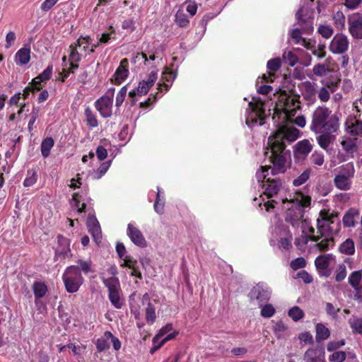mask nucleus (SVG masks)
Instances as JSON below:
<instances>
[{"mask_svg":"<svg viewBox=\"0 0 362 362\" xmlns=\"http://www.w3.org/2000/svg\"><path fill=\"white\" fill-rule=\"evenodd\" d=\"M304 359L310 362H315L317 361L323 362L325 360L324 347L309 348L304 354Z\"/></svg>","mask_w":362,"mask_h":362,"instance_id":"23","label":"nucleus"},{"mask_svg":"<svg viewBox=\"0 0 362 362\" xmlns=\"http://www.w3.org/2000/svg\"><path fill=\"white\" fill-rule=\"evenodd\" d=\"M318 98L322 103H327L330 98V91L325 87L320 88L317 92Z\"/></svg>","mask_w":362,"mask_h":362,"instance_id":"60","label":"nucleus"},{"mask_svg":"<svg viewBox=\"0 0 362 362\" xmlns=\"http://www.w3.org/2000/svg\"><path fill=\"white\" fill-rule=\"evenodd\" d=\"M349 324L354 334H362V318L352 316L349 320Z\"/></svg>","mask_w":362,"mask_h":362,"instance_id":"35","label":"nucleus"},{"mask_svg":"<svg viewBox=\"0 0 362 362\" xmlns=\"http://www.w3.org/2000/svg\"><path fill=\"white\" fill-rule=\"evenodd\" d=\"M360 218V211L358 209L351 208L344 214L343 223L344 226H354L358 223Z\"/></svg>","mask_w":362,"mask_h":362,"instance_id":"24","label":"nucleus"},{"mask_svg":"<svg viewBox=\"0 0 362 362\" xmlns=\"http://www.w3.org/2000/svg\"><path fill=\"white\" fill-rule=\"evenodd\" d=\"M347 132L354 136H362V120L356 117L349 118L346 123Z\"/></svg>","mask_w":362,"mask_h":362,"instance_id":"21","label":"nucleus"},{"mask_svg":"<svg viewBox=\"0 0 362 362\" xmlns=\"http://www.w3.org/2000/svg\"><path fill=\"white\" fill-rule=\"evenodd\" d=\"M346 352L340 351L334 352L329 358L332 362H343L346 359Z\"/></svg>","mask_w":362,"mask_h":362,"instance_id":"58","label":"nucleus"},{"mask_svg":"<svg viewBox=\"0 0 362 362\" xmlns=\"http://www.w3.org/2000/svg\"><path fill=\"white\" fill-rule=\"evenodd\" d=\"M54 141L52 137H46L41 143V153L44 158H47L50 154V151L54 146Z\"/></svg>","mask_w":362,"mask_h":362,"instance_id":"33","label":"nucleus"},{"mask_svg":"<svg viewBox=\"0 0 362 362\" xmlns=\"http://www.w3.org/2000/svg\"><path fill=\"white\" fill-rule=\"evenodd\" d=\"M127 235L136 245L140 247H146V241L138 228H128Z\"/></svg>","mask_w":362,"mask_h":362,"instance_id":"25","label":"nucleus"},{"mask_svg":"<svg viewBox=\"0 0 362 362\" xmlns=\"http://www.w3.org/2000/svg\"><path fill=\"white\" fill-rule=\"evenodd\" d=\"M341 145L343 150L346 153H352L357 150V145L356 139H351L349 137H344L341 141Z\"/></svg>","mask_w":362,"mask_h":362,"instance_id":"32","label":"nucleus"},{"mask_svg":"<svg viewBox=\"0 0 362 362\" xmlns=\"http://www.w3.org/2000/svg\"><path fill=\"white\" fill-rule=\"evenodd\" d=\"M310 163L317 166H321L325 162V156L322 153L314 151L310 157Z\"/></svg>","mask_w":362,"mask_h":362,"instance_id":"45","label":"nucleus"},{"mask_svg":"<svg viewBox=\"0 0 362 362\" xmlns=\"http://www.w3.org/2000/svg\"><path fill=\"white\" fill-rule=\"evenodd\" d=\"M264 188V194L268 197L272 198L276 195L282 188V181L280 178H267L266 183L262 185Z\"/></svg>","mask_w":362,"mask_h":362,"instance_id":"17","label":"nucleus"},{"mask_svg":"<svg viewBox=\"0 0 362 362\" xmlns=\"http://www.w3.org/2000/svg\"><path fill=\"white\" fill-rule=\"evenodd\" d=\"M32 288L35 300L43 298L48 291L47 286L44 282L37 281L33 283Z\"/></svg>","mask_w":362,"mask_h":362,"instance_id":"28","label":"nucleus"},{"mask_svg":"<svg viewBox=\"0 0 362 362\" xmlns=\"http://www.w3.org/2000/svg\"><path fill=\"white\" fill-rule=\"evenodd\" d=\"M66 290L69 293L78 291L83 282L80 268L78 266H70L66 268L62 276Z\"/></svg>","mask_w":362,"mask_h":362,"instance_id":"4","label":"nucleus"},{"mask_svg":"<svg viewBox=\"0 0 362 362\" xmlns=\"http://www.w3.org/2000/svg\"><path fill=\"white\" fill-rule=\"evenodd\" d=\"M158 78L156 71H152L148 76L146 80L141 81L136 88L129 92V97L131 98V105L134 106L136 103V96L141 97L148 93L150 88L154 85Z\"/></svg>","mask_w":362,"mask_h":362,"instance_id":"6","label":"nucleus"},{"mask_svg":"<svg viewBox=\"0 0 362 362\" xmlns=\"http://www.w3.org/2000/svg\"><path fill=\"white\" fill-rule=\"evenodd\" d=\"M292 203L291 208L288 209L285 214V221L290 223L292 226H298L299 223H302L301 226H306L307 221L303 220V209L299 206H294V200L290 201Z\"/></svg>","mask_w":362,"mask_h":362,"instance_id":"11","label":"nucleus"},{"mask_svg":"<svg viewBox=\"0 0 362 362\" xmlns=\"http://www.w3.org/2000/svg\"><path fill=\"white\" fill-rule=\"evenodd\" d=\"M175 22L181 28L186 27L189 23L187 17L182 13H177Z\"/></svg>","mask_w":362,"mask_h":362,"instance_id":"62","label":"nucleus"},{"mask_svg":"<svg viewBox=\"0 0 362 362\" xmlns=\"http://www.w3.org/2000/svg\"><path fill=\"white\" fill-rule=\"evenodd\" d=\"M110 165H111V160H108V161H105V162L103 163L100 165V167L98 168V169L96 172L97 175L95 176V177L97 179H99L101 177H103L106 173V172L108 170L109 168L110 167Z\"/></svg>","mask_w":362,"mask_h":362,"instance_id":"59","label":"nucleus"},{"mask_svg":"<svg viewBox=\"0 0 362 362\" xmlns=\"http://www.w3.org/2000/svg\"><path fill=\"white\" fill-rule=\"evenodd\" d=\"M325 45L320 44L316 48L312 50L313 54L319 59H322L326 56Z\"/></svg>","mask_w":362,"mask_h":362,"instance_id":"63","label":"nucleus"},{"mask_svg":"<svg viewBox=\"0 0 362 362\" xmlns=\"http://www.w3.org/2000/svg\"><path fill=\"white\" fill-rule=\"evenodd\" d=\"M105 337L107 339H109V340L110 339L111 340L113 349L115 351H118V350L120 349V348H121V342H120L119 339L117 337H115L111 332L106 331L105 332Z\"/></svg>","mask_w":362,"mask_h":362,"instance_id":"54","label":"nucleus"},{"mask_svg":"<svg viewBox=\"0 0 362 362\" xmlns=\"http://www.w3.org/2000/svg\"><path fill=\"white\" fill-rule=\"evenodd\" d=\"M158 190H159L158 188ZM164 206L165 203L163 200L161 199L160 192L158 191L156 194V199L154 203V209L158 214H163L164 212Z\"/></svg>","mask_w":362,"mask_h":362,"instance_id":"51","label":"nucleus"},{"mask_svg":"<svg viewBox=\"0 0 362 362\" xmlns=\"http://www.w3.org/2000/svg\"><path fill=\"white\" fill-rule=\"evenodd\" d=\"M173 325L171 323H168L165 326L163 327L159 332L153 337V342L156 344L157 341H158L161 337H163L168 332L173 330Z\"/></svg>","mask_w":362,"mask_h":362,"instance_id":"53","label":"nucleus"},{"mask_svg":"<svg viewBox=\"0 0 362 362\" xmlns=\"http://www.w3.org/2000/svg\"><path fill=\"white\" fill-rule=\"evenodd\" d=\"M311 173L312 169L310 168H306L298 177L293 180V185L299 187L305 183L308 180Z\"/></svg>","mask_w":362,"mask_h":362,"instance_id":"36","label":"nucleus"},{"mask_svg":"<svg viewBox=\"0 0 362 362\" xmlns=\"http://www.w3.org/2000/svg\"><path fill=\"white\" fill-rule=\"evenodd\" d=\"M156 319V309L152 303H148L146 309V320L148 324L152 325Z\"/></svg>","mask_w":362,"mask_h":362,"instance_id":"47","label":"nucleus"},{"mask_svg":"<svg viewBox=\"0 0 362 362\" xmlns=\"http://www.w3.org/2000/svg\"><path fill=\"white\" fill-rule=\"evenodd\" d=\"M78 47L76 42L71 44L69 46L70 49V54H69V61L70 63L78 64L81 59V54L78 53L77 50V47Z\"/></svg>","mask_w":362,"mask_h":362,"instance_id":"42","label":"nucleus"},{"mask_svg":"<svg viewBox=\"0 0 362 362\" xmlns=\"http://www.w3.org/2000/svg\"><path fill=\"white\" fill-rule=\"evenodd\" d=\"M108 341L109 339H107L105 336L98 339L95 344L98 351L103 352L107 350L110 348Z\"/></svg>","mask_w":362,"mask_h":362,"instance_id":"52","label":"nucleus"},{"mask_svg":"<svg viewBox=\"0 0 362 362\" xmlns=\"http://www.w3.org/2000/svg\"><path fill=\"white\" fill-rule=\"evenodd\" d=\"M273 166L271 167L270 165H264L261 166L260 170H257L255 174V177L258 181V182H261L263 184L266 183L267 177L269 175V170H272ZM272 174V173L271 172Z\"/></svg>","mask_w":362,"mask_h":362,"instance_id":"37","label":"nucleus"},{"mask_svg":"<svg viewBox=\"0 0 362 362\" xmlns=\"http://www.w3.org/2000/svg\"><path fill=\"white\" fill-rule=\"evenodd\" d=\"M290 265L293 270H297L304 268L306 265V262L303 257H298L292 260Z\"/></svg>","mask_w":362,"mask_h":362,"instance_id":"61","label":"nucleus"},{"mask_svg":"<svg viewBox=\"0 0 362 362\" xmlns=\"http://www.w3.org/2000/svg\"><path fill=\"white\" fill-rule=\"evenodd\" d=\"M340 79L338 78L337 76L334 78L332 77L329 80L325 79L322 81V83L324 85L323 87L328 89L331 93H334L337 90V88Z\"/></svg>","mask_w":362,"mask_h":362,"instance_id":"43","label":"nucleus"},{"mask_svg":"<svg viewBox=\"0 0 362 362\" xmlns=\"http://www.w3.org/2000/svg\"><path fill=\"white\" fill-rule=\"evenodd\" d=\"M334 24L337 29L342 30L345 26L346 18L342 11H338L332 18Z\"/></svg>","mask_w":362,"mask_h":362,"instance_id":"39","label":"nucleus"},{"mask_svg":"<svg viewBox=\"0 0 362 362\" xmlns=\"http://www.w3.org/2000/svg\"><path fill=\"white\" fill-rule=\"evenodd\" d=\"M362 279V270L353 272L349 277V283L354 288L360 287L359 284Z\"/></svg>","mask_w":362,"mask_h":362,"instance_id":"40","label":"nucleus"},{"mask_svg":"<svg viewBox=\"0 0 362 362\" xmlns=\"http://www.w3.org/2000/svg\"><path fill=\"white\" fill-rule=\"evenodd\" d=\"M103 284L108 288V297L111 303L115 308L117 309L121 308L122 303L120 302V296L119 294V289L120 288L119 279L117 277L112 276L104 279Z\"/></svg>","mask_w":362,"mask_h":362,"instance_id":"8","label":"nucleus"},{"mask_svg":"<svg viewBox=\"0 0 362 362\" xmlns=\"http://www.w3.org/2000/svg\"><path fill=\"white\" fill-rule=\"evenodd\" d=\"M330 228H317V234H315V230L314 228H308L310 233V238L314 242H317L321 238H325L321 242L317 244V247L321 252H325L329 249L330 241L333 242V238L329 237V233L326 235L325 233L327 232V229Z\"/></svg>","mask_w":362,"mask_h":362,"instance_id":"10","label":"nucleus"},{"mask_svg":"<svg viewBox=\"0 0 362 362\" xmlns=\"http://www.w3.org/2000/svg\"><path fill=\"white\" fill-rule=\"evenodd\" d=\"M248 106L250 112L246 117L247 124H255L259 122V125H263L266 117L263 101L260 99L254 100L249 103Z\"/></svg>","mask_w":362,"mask_h":362,"instance_id":"5","label":"nucleus"},{"mask_svg":"<svg viewBox=\"0 0 362 362\" xmlns=\"http://www.w3.org/2000/svg\"><path fill=\"white\" fill-rule=\"evenodd\" d=\"M300 96L290 95L286 90H282L275 104L273 121L281 119L280 122H289L300 108Z\"/></svg>","mask_w":362,"mask_h":362,"instance_id":"3","label":"nucleus"},{"mask_svg":"<svg viewBox=\"0 0 362 362\" xmlns=\"http://www.w3.org/2000/svg\"><path fill=\"white\" fill-rule=\"evenodd\" d=\"M343 173L334 177L335 186L341 190H347L350 188L349 178L354 175V168L346 165L343 168Z\"/></svg>","mask_w":362,"mask_h":362,"instance_id":"14","label":"nucleus"},{"mask_svg":"<svg viewBox=\"0 0 362 362\" xmlns=\"http://www.w3.org/2000/svg\"><path fill=\"white\" fill-rule=\"evenodd\" d=\"M288 316L297 322L304 317V313L299 307L294 306L289 310Z\"/></svg>","mask_w":362,"mask_h":362,"instance_id":"48","label":"nucleus"},{"mask_svg":"<svg viewBox=\"0 0 362 362\" xmlns=\"http://www.w3.org/2000/svg\"><path fill=\"white\" fill-rule=\"evenodd\" d=\"M300 197V199H296L294 200V206H299L303 208L310 207L311 204V197L309 195H304L303 192H299L297 193Z\"/></svg>","mask_w":362,"mask_h":362,"instance_id":"38","label":"nucleus"},{"mask_svg":"<svg viewBox=\"0 0 362 362\" xmlns=\"http://www.w3.org/2000/svg\"><path fill=\"white\" fill-rule=\"evenodd\" d=\"M89 232L91 233L93 240L97 245H99L102 241L101 228H90Z\"/></svg>","mask_w":362,"mask_h":362,"instance_id":"57","label":"nucleus"},{"mask_svg":"<svg viewBox=\"0 0 362 362\" xmlns=\"http://www.w3.org/2000/svg\"><path fill=\"white\" fill-rule=\"evenodd\" d=\"M340 128V114L332 113L329 107L325 105L317 107L311 115L310 129L313 132L337 133Z\"/></svg>","mask_w":362,"mask_h":362,"instance_id":"2","label":"nucleus"},{"mask_svg":"<svg viewBox=\"0 0 362 362\" xmlns=\"http://www.w3.org/2000/svg\"><path fill=\"white\" fill-rule=\"evenodd\" d=\"M271 296V291L264 283L257 284L250 290L248 297L250 300H257L259 306H263L264 303L269 301Z\"/></svg>","mask_w":362,"mask_h":362,"instance_id":"9","label":"nucleus"},{"mask_svg":"<svg viewBox=\"0 0 362 362\" xmlns=\"http://www.w3.org/2000/svg\"><path fill=\"white\" fill-rule=\"evenodd\" d=\"M339 251L347 255H354L355 252L354 243L352 239L348 238L339 246Z\"/></svg>","mask_w":362,"mask_h":362,"instance_id":"34","label":"nucleus"},{"mask_svg":"<svg viewBox=\"0 0 362 362\" xmlns=\"http://www.w3.org/2000/svg\"><path fill=\"white\" fill-rule=\"evenodd\" d=\"M281 66V61L280 58H274L267 62V67L269 70L268 75L263 74L262 78L266 82H273L276 78L275 72L278 71Z\"/></svg>","mask_w":362,"mask_h":362,"instance_id":"20","label":"nucleus"},{"mask_svg":"<svg viewBox=\"0 0 362 362\" xmlns=\"http://www.w3.org/2000/svg\"><path fill=\"white\" fill-rule=\"evenodd\" d=\"M317 33L321 35L324 38L328 39L332 37L334 33V30L331 25H320L317 28Z\"/></svg>","mask_w":362,"mask_h":362,"instance_id":"46","label":"nucleus"},{"mask_svg":"<svg viewBox=\"0 0 362 362\" xmlns=\"http://www.w3.org/2000/svg\"><path fill=\"white\" fill-rule=\"evenodd\" d=\"M313 145L308 139H303L298 141L293 146V153L296 158H305L311 152Z\"/></svg>","mask_w":362,"mask_h":362,"instance_id":"18","label":"nucleus"},{"mask_svg":"<svg viewBox=\"0 0 362 362\" xmlns=\"http://www.w3.org/2000/svg\"><path fill=\"white\" fill-rule=\"evenodd\" d=\"M334 256L332 254H326L318 256L315 260V264L317 271L320 273L321 275L328 276L329 275V272H325L323 273L322 271H325L328 269L330 261L333 259Z\"/></svg>","mask_w":362,"mask_h":362,"instance_id":"22","label":"nucleus"},{"mask_svg":"<svg viewBox=\"0 0 362 362\" xmlns=\"http://www.w3.org/2000/svg\"><path fill=\"white\" fill-rule=\"evenodd\" d=\"M274 313L275 309L271 304L264 305L261 310V315L264 317H271Z\"/></svg>","mask_w":362,"mask_h":362,"instance_id":"64","label":"nucleus"},{"mask_svg":"<svg viewBox=\"0 0 362 362\" xmlns=\"http://www.w3.org/2000/svg\"><path fill=\"white\" fill-rule=\"evenodd\" d=\"M86 124L90 128H95L98 126L99 122L95 113L90 107H87L84 111Z\"/></svg>","mask_w":362,"mask_h":362,"instance_id":"30","label":"nucleus"},{"mask_svg":"<svg viewBox=\"0 0 362 362\" xmlns=\"http://www.w3.org/2000/svg\"><path fill=\"white\" fill-rule=\"evenodd\" d=\"M58 247L55 250L54 261L63 260L71 256L69 240L62 235L57 236Z\"/></svg>","mask_w":362,"mask_h":362,"instance_id":"15","label":"nucleus"},{"mask_svg":"<svg viewBox=\"0 0 362 362\" xmlns=\"http://www.w3.org/2000/svg\"><path fill=\"white\" fill-rule=\"evenodd\" d=\"M348 30L356 40H362V14L355 13L348 16Z\"/></svg>","mask_w":362,"mask_h":362,"instance_id":"12","label":"nucleus"},{"mask_svg":"<svg viewBox=\"0 0 362 362\" xmlns=\"http://www.w3.org/2000/svg\"><path fill=\"white\" fill-rule=\"evenodd\" d=\"M114 92L115 88H110L105 95L101 96L95 102L96 110L104 118L110 117L112 115Z\"/></svg>","mask_w":362,"mask_h":362,"instance_id":"7","label":"nucleus"},{"mask_svg":"<svg viewBox=\"0 0 362 362\" xmlns=\"http://www.w3.org/2000/svg\"><path fill=\"white\" fill-rule=\"evenodd\" d=\"M315 133L320 134L317 137V141L319 146L323 149H327L329 144L332 143V140L334 139V136H333L334 133H328L326 131Z\"/></svg>","mask_w":362,"mask_h":362,"instance_id":"27","label":"nucleus"},{"mask_svg":"<svg viewBox=\"0 0 362 362\" xmlns=\"http://www.w3.org/2000/svg\"><path fill=\"white\" fill-rule=\"evenodd\" d=\"M283 59L291 66H293L298 62V57L292 51L284 52Z\"/></svg>","mask_w":362,"mask_h":362,"instance_id":"49","label":"nucleus"},{"mask_svg":"<svg viewBox=\"0 0 362 362\" xmlns=\"http://www.w3.org/2000/svg\"><path fill=\"white\" fill-rule=\"evenodd\" d=\"M303 98L308 103H314L316 100L317 90L315 84L309 81L301 82L298 86Z\"/></svg>","mask_w":362,"mask_h":362,"instance_id":"16","label":"nucleus"},{"mask_svg":"<svg viewBox=\"0 0 362 362\" xmlns=\"http://www.w3.org/2000/svg\"><path fill=\"white\" fill-rule=\"evenodd\" d=\"M281 119L274 121L276 130L268 138V145L271 149L269 160L273 165V175L284 173L286 170V143L296 141L300 131L293 126H288L286 122H280Z\"/></svg>","mask_w":362,"mask_h":362,"instance_id":"1","label":"nucleus"},{"mask_svg":"<svg viewBox=\"0 0 362 362\" xmlns=\"http://www.w3.org/2000/svg\"><path fill=\"white\" fill-rule=\"evenodd\" d=\"M37 180V173L36 170L31 169L28 170L27 177L23 181L24 187H28L33 186Z\"/></svg>","mask_w":362,"mask_h":362,"instance_id":"41","label":"nucleus"},{"mask_svg":"<svg viewBox=\"0 0 362 362\" xmlns=\"http://www.w3.org/2000/svg\"><path fill=\"white\" fill-rule=\"evenodd\" d=\"M127 85L126 86H124L118 92V93L117 94V96H116V101H115V105L117 107H119L122 105V104L123 103L124 100V98L126 97V95H127Z\"/></svg>","mask_w":362,"mask_h":362,"instance_id":"56","label":"nucleus"},{"mask_svg":"<svg viewBox=\"0 0 362 362\" xmlns=\"http://www.w3.org/2000/svg\"><path fill=\"white\" fill-rule=\"evenodd\" d=\"M177 74L175 71H169L168 68L162 74L163 83H158V90L162 91V87L165 88V90L168 91L170 88V85L168 83H172L176 78Z\"/></svg>","mask_w":362,"mask_h":362,"instance_id":"26","label":"nucleus"},{"mask_svg":"<svg viewBox=\"0 0 362 362\" xmlns=\"http://www.w3.org/2000/svg\"><path fill=\"white\" fill-rule=\"evenodd\" d=\"M331 70L325 64H317L313 66V72L317 76H326Z\"/></svg>","mask_w":362,"mask_h":362,"instance_id":"44","label":"nucleus"},{"mask_svg":"<svg viewBox=\"0 0 362 362\" xmlns=\"http://www.w3.org/2000/svg\"><path fill=\"white\" fill-rule=\"evenodd\" d=\"M349 47L348 37L342 33L337 34L331 40L329 46V51L334 54H344Z\"/></svg>","mask_w":362,"mask_h":362,"instance_id":"13","label":"nucleus"},{"mask_svg":"<svg viewBox=\"0 0 362 362\" xmlns=\"http://www.w3.org/2000/svg\"><path fill=\"white\" fill-rule=\"evenodd\" d=\"M52 65H49L40 74L35 77V79H39L42 82L46 83L52 77Z\"/></svg>","mask_w":362,"mask_h":362,"instance_id":"50","label":"nucleus"},{"mask_svg":"<svg viewBox=\"0 0 362 362\" xmlns=\"http://www.w3.org/2000/svg\"><path fill=\"white\" fill-rule=\"evenodd\" d=\"M346 276V269L344 264H339L336 271L335 280L337 282H341Z\"/></svg>","mask_w":362,"mask_h":362,"instance_id":"55","label":"nucleus"},{"mask_svg":"<svg viewBox=\"0 0 362 362\" xmlns=\"http://www.w3.org/2000/svg\"><path fill=\"white\" fill-rule=\"evenodd\" d=\"M30 59V48L23 47L20 49L16 54V61L17 64L25 65L29 62Z\"/></svg>","mask_w":362,"mask_h":362,"instance_id":"29","label":"nucleus"},{"mask_svg":"<svg viewBox=\"0 0 362 362\" xmlns=\"http://www.w3.org/2000/svg\"><path fill=\"white\" fill-rule=\"evenodd\" d=\"M330 336L329 329L325 327L322 323H317L316 325V335L315 340L317 342L325 340Z\"/></svg>","mask_w":362,"mask_h":362,"instance_id":"31","label":"nucleus"},{"mask_svg":"<svg viewBox=\"0 0 362 362\" xmlns=\"http://www.w3.org/2000/svg\"><path fill=\"white\" fill-rule=\"evenodd\" d=\"M128 66V59L127 58L122 59L112 76L116 84H120L127 78L129 75ZM111 81H113L112 78H111Z\"/></svg>","mask_w":362,"mask_h":362,"instance_id":"19","label":"nucleus"}]
</instances>
